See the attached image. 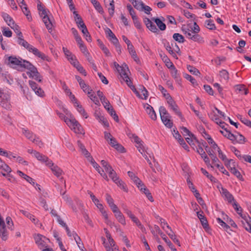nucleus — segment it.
I'll list each match as a JSON object with an SVG mask.
<instances>
[{"label":"nucleus","instance_id":"obj_1","mask_svg":"<svg viewBox=\"0 0 251 251\" xmlns=\"http://www.w3.org/2000/svg\"><path fill=\"white\" fill-rule=\"evenodd\" d=\"M5 63L10 67L14 69L24 68L29 70L30 75L39 82L42 81L41 76L36 68L29 62L23 60L21 58H17L14 56L8 57Z\"/></svg>","mask_w":251,"mask_h":251},{"label":"nucleus","instance_id":"obj_2","mask_svg":"<svg viewBox=\"0 0 251 251\" xmlns=\"http://www.w3.org/2000/svg\"><path fill=\"white\" fill-rule=\"evenodd\" d=\"M126 69L128 71V68L126 65H125V67H121L120 69H118V71L119 72L121 76L123 78L124 80L126 82L127 85L136 94H137V96H139V92L137 91L135 86L132 85V83L126 72Z\"/></svg>","mask_w":251,"mask_h":251},{"label":"nucleus","instance_id":"obj_3","mask_svg":"<svg viewBox=\"0 0 251 251\" xmlns=\"http://www.w3.org/2000/svg\"><path fill=\"white\" fill-rule=\"evenodd\" d=\"M65 122L75 133L77 134H84L82 127L75 118H65Z\"/></svg>","mask_w":251,"mask_h":251},{"label":"nucleus","instance_id":"obj_4","mask_svg":"<svg viewBox=\"0 0 251 251\" xmlns=\"http://www.w3.org/2000/svg\"><path fill=\"white\" fill-rule=\"evenodd\" d=\"M0 105L6 109H10L11 107L9 96L8 94L3 93L0 89Z\"/></svg>","mask_w":251,"mask_h":251},{"label":"nucleus","instance_id":"obj_5","mask_svg":"<svg viewBox=\"0 0 251 251\" xmlns=\"http://www.w3.org/2000/svg\"><path fill=\"white\" fill-rule=\"evenodd\" d=\"M167 95L168 96L167 102L170 107L173 109L175 113L182 120L183 118L181 112L178 109V106L173 100L170 95Z\"/></svg>","mask_w":251,"mask_h":251},{"label":"nucleus","instance_id":"obj_6","mask_svg":"<svg viewBox=\"0 0 251 251\" xmlns=\"http://www.w3.org/2000/svg\"><path fill=\"white\" fill-rule=\"evenodd\" d=\"M28 51L32 53L36 56L41 58L43 60L50 61V59L43 52L40 51L37 48L34 47L33 46L30 45V47L27 50Z\"/></svg>","mask_w":251,"mask_h":251},{"label":"nucleus","instance_id":"obj_7","mask_svg":"<svg viewBox=\"0 0 251 251\" xmlns=\"http://www.w3.org/2000/svg\"><path fill=\"white\" fill-rule=\"evenodd\" d=\"M203 147L205 148V150L210 158L212 160L213 163H217L219 162V159L217 157L216 155L214 153V151L212 149L210 148L206 144V143L204 141L201 143Z\"/></svg>","mask_w":251,"mask_h":251},{"label":"nucleus","instance_id":"obj_8","mask_svg":"<svg viewBox=\"0 0 251 251\" xmlns=\"http://www.w3.org/2000/svg\"><path fill=\"white\" fill-rule=\"evenodd\" d=\"M29 84L31 89L38 96L40 97H43L44 96V91L40 87H38V84L36 82L29 80Z\"/></svg>","mask_w":251,"mask_h":251},{"label":"nucleus","instance_id":"obj_9","mask_svg":"<svg viewBox=\"0 0 251 251\" xmlns=\"http://www.w3.org/2000/svg\"><path fill=\"white\" fill-rule=\"evenodd\" d=\"M51 170L53 174L57 177H59L62 174V170L59 168L57 166L54 165V164L51 161H50L49 163H47Z\"/></svg>","mask_w":251,"mask_h":251},{"label":"nucleus","instance_id":"obj_10","mask_svg":"<svg viewBox=\"0 0 251 251\" xmlns=\"http://www.w3.org/2000/svg\"><path fill=\"white\" fill-rule=\"evenodd\" d=\"M144 22L149 30L153 32H156L158 31L156 25L149 19L145 18L144 20Z\"/></svg>","mask_w":251,"mask_h":251},{"label":"nucleus","instance_id":"obj_11","mask_svg":"<svg viewBox=\"0 0 251 251\" xmlns=\"http://www.w3.org/2000/svg\"><path fill=\"white\" fill-rule=\"evenodd\" d=\"M144 107L146 109V112L150 115L151 118L154 121L156 120L157 119L156 115L152 107L148 104H146V106L145 105Z\"/></svg>","mask_w":251,"mask_h":251},{"label":"nucleus","instance_id":"obj_12","mask_svg":"<svg viewBox=\"0 0 251 251\" xmlns=\"http://www.w3.org/2000/svg\"><path fill=\"white\" fill-rule=\"evenodd\" d=\"M221 193L222 195L225 197L228 202L231 203L232 201L234 202L235 201L232 195L230 193L227 189L222 188Z\"/></svg>","mask_w":251,"mask_h":251},{"label":"nucleus","instance_id":"obj_13","mask_svg":"<svg viewBox=\"0 0 251 251\" xmlns=\"http://www.w3.org/2000/svg\"><path fill=\"white\" fill-rule=\"evenodd\" d=\"M171 116L170 115L164 116L161 117V119L163 123L165 125V126L171 128L173 126V123L170 120Z\"/></svg>","mask_w":251,"mask_h":251},{"label":"nucleus","instance_id":"obj_14","mask_svg":"<svg viewBox=\"0 0 251 251\" xmlns=\"http://www.w3.org/2000/svg\"><path fill=\"white\" fill-rule=\"evenodd\" d=\"M43 237V236L39 234L35 235L34 236L36 244L38 245L40 249H42L45 246V242L42 239ZM44 238H45V237H44Z\"/></svg>","mask_w":251,"mask_h":251},{"label":"nucleus","instance_id":"obj_15","mask_svg":"<svg viewBox=\"0 0 251 251\" xmlns=\"http://www.w3.org/2000/svg\"><path fill=\"white\" fill-rule=\"evenodd\" d=\"M104 2L106 6H109L108 12L110 16H112L114 12V4L113 0H104Z\"/></svg>","mask_w":251,"mask_h":251},{"label":"nucleus","instance_id":"obj_16","mask_svg":"<svg viewBox=\"0 0 251 251\" xmlns=\"http://www.w3.org/2000/svg\"><path fill=\"white\" fill-rule=\"evenodd\" d=\"M141 191H143L144 194L146 195L148 199L151 201H153V199L150 192L149 190L145 187L144 184L142 182V184L140 185V188H139Z\"/></svg>","mask_w":251,"mask_h":251},{"label":"nucleus","instance_id":"obj_17","mask_svg":"<svg viewBox=\"0 0 251 251\" xmlns=\"http://www.w3.org/2000/svg\"><path fill=\"white\" fill-rule=\"evenodd\" d=\"M1 15L4 21L9 26L13 25L15 23L12 18L7 13L5 12H1Z\"/></svg>","mask_w":251,"mask_h":251},{"label":"nucleus","instance_id":"obj_18","mask_svg":"<svg viewBox=\"0 0 251 251\" xmlns=\"http://www.w3.org/2000/svg\"><path fill=\"white\" fill-rule=\"evenodd\" d=\"M43 21L44 23L49 32H51L52 24L50 17L48 16H43Z\"/></svg>","mask_w":251,"mask_h":251},{"label":"nucleus","instance_id":"obj_19","mask_svg":"<svg viewBox=\"0 0 251 251\" xmlns=\"http://www.w3.org/2000/svg\"><path fill=\"white\" fill-rule=\"evenodd\" d=\"M127 50L129 51V53L131 55V57L134 60V61L136 62L137 63H139L140 62V59L137 56L136 51L134 49L133 46H129V47L127 48Z\"/></svg>","mask_w":251,"mask_h":251},{"label":"nucleus","instance_id":"obj_20","mask_svg":"<svg viewBox=\"0 0 251 251\" xmlns=\"http://www.w3.org/2000/svg\"><path fill=\"white\" fill-rule=\"evenodd\" d=\"M105 32L106 34L110 37V40L113 44H115L119 42L118 39L110 28H107Z\"/></svg>","mask_w":251,"mask_h":251},{"label":"nucleus","instance_id":"obj_21","mask_svg":"<svg viewBox=\"0 0 251 251\" xmlns=\"http://www.w3.org/2000/svg\"><path fill=\"white\" fill-rule=\"evenodd\" d=\"M128 176L134 181L136 185L138 188H140V185L142 184V181L135 175L130 171L127 172Z\"/></svg>","mask_w":251,"mask_h":251},{"label":"nucleus","instance_id":"obj_22","mask_svg":"<svg viewBox=\"0 0 251 251\" xmlns=\"http://www.w3.org/2000/svg\"><path fill=\"white\" fill-rule=\"evenodd\" d=\"M34 156L38 160L46 162L47 165V163L50 161L48 157L41 154L39 152H34Z\"/></svg>","mask_w":251,"mask_h":251},{"label":"nucleus","instance_id":"obj_23","mask_svg":"<svg viewBox=\"0 0 251 251\" xmlns=\"http://www.w3.org/2000/svg\"><path fill=\"white\" fill-rule=\"evenodd\" d=\"M95 116L96 119L99 121L100 122H102V124L105 126H109V123L107 120L103 116L101 115L100 112L95 113Z\"/></svg>","mask_w":251,"mask_h":251},{"label":"nucleus","instance_id":"obj_24","mask_svg":"<svg viewBox=\"0 0 251 251\" xmlns=\"http://www.w3.org/2000/svg\"><path fill=\"white\" fill-rule=\"evenodd\" d=\"M221 133L225 137L231 140L233 143L237 139L236 136L234 134H232L229 130H227V131H226V133L223 131H220Z\"/></svg>","mask_w":251,"mask_h":251},{"label":"nucleus","instance_id":"obj_25","mask_svg":"<svg viewBox=\"0 0 251 251\" xmlns=\"http://www.w3.org/2000/svg\"><path fill=\"white\" fill-rule=\"evenodd\" d=\"M160 56L168 68H170L171 67H174V64L166 55L164 53H160Z\"/></svg>","mask_w":251,"mask_h":251},{"label":"nucleus","instance_id":"obj_26","mask_svg":"<svg viewBox=\"0 0 251 251\" xmlns=\"http://www.w3.org/2000/svg\"><path fill=\"white\" fill-rule=\"evenodd\" d=\"M181 129H182L181 133L184 136L188 135L190 137L193 138V139L197 142H199V141L197 139L196 137H195L193 134L191 133V132L186 127L182 126L181 127Z\"/></svg>","mask_w":251,"mask_h":251},{"label":"nucleus","instance_id":"obj_27","mask_svg":"<svg viewBox=\"0 0 251 251\" xmlns=\"http://www.w3.org/2000/svg\"><path fill=\"white\" fill-rule=\"evenodd\" d=\"M17 42L20 45L23 46L26 50H28L31 45L24 39L23 35L18 37Z\"/></svg>","mask_w":251,"mask_h":251},{"label":"nucleus","instance_id":"obj_28","mask_svg":"<svg viewBox=\"0 0 251 251\" xmlns=\"http://www.w3.org/2000/svg\"><path fill=\"white\" fill-rule=\"evenodd\" d=\"M75 106L77 107V110L80 114H81L86 119L88 118L87 113L85 112L84 109L82 105L79 104L77 101L75 102Z\"/></svg>","mask_w":251,"mask_h":251},{"label":"nucleus","instance_id":"obj_29","mask_svg":"<svg viewBox=\"0 0 251 251\" xmlns=\"http://www.w3.org/2000/svg\"><path fill=\"white\" fill-rule=\"evenodd\" d=\"M235 165H233V167H230V172L232 173L234 176H235L239 179L243 181L244 179L240 173L235 168Z\"/></svg>","mask_w":251,"mask_h":251},{"label":"nucleus","instance_id":"obj_30","mask_svg":"<svg viewBox=\"0 0 251 251\" xmlns=\"http://www.w3.org/2000/svg\"><path fill=\"white\" fill-rule=\"evenodd\" d=\"M91 3L93 4L95 9L100 13L103 12V8L101 7L100 3L97 0H90Z\"/></svg>","mask_w":251,"mask_h":251},{"label":"nucleus","instance_id":"obj_31","mask_svg":"<svg viewBox=\"0 0 251 251\" xmlns=\"http://www.w3.org/2000/svg\"><path fill=\"white\" fill-rule=\"evenodd\" d=\"M24 14L26 16L27 19L28 21H30L32 20V17L30 13L29 10H28L26 4H25V5H24V6L23 7L21 5H20Z\"/></svg>","mask_w":251,"mask_h":251},{"label":"nucleus","instance_id":"obj_32","mask_svg":"<svg viewBox=\"0 0 251 251\" xmlns=\"http://www.w3.org/2000/svg\"><path fill=\"white\" fill-rule=\"evenodd\" d=\"M171 70V73L172 76L176 80L178 81L180 80V77L179 75L177 74V70L174 65V67H171L169 68Z\"/></svg>","mask_w":251,"mask_h":251},{"label":"nucleus","instance_id":"obj_33","mask_svg":"<svg viewBox=\"0 0 251 251\" xmlns=\"http://www.w3.org/2000/svg\"><path fill=\"white\" fill-rule=\"evenodd\" d=\"M22 133L29 140L32 141L34 137V134L29 130L25 128L22 129Z\"/></svg>","mask_w":251,"mask_h":251},{"label":"nucleus","instance_id":"obj_34","mask_svg":"<svg viewBox=\"0 0 251 251\" xmlns=\"http://www.w3.org/2000/svg\"><path fill=\"white\" fill-rule=\"evenodd\" d=\"M0 237L4 241H6L8 239V232L6 227H2L0 229Z\"/></svg>","mask_w":251,"mask_h":251},{"label":"nucleus","instance_id":"obj_35","mask_svg":"<svg viewBox=\"0 0 251 251\" xmlns=\"http://www.w3.org/2000/svg\"><path fill=\"white\" fill-rule=\"evenodd\" d=\"M155 23L161 30H164L166 28V25L163 23L159 18L153 19Z\"/></svg>","mask_w":251,"mask_h":251},{"label":"nucleus","instance_id":"obj_36","mask_svg":"<svg viewBox=\"0 0 251 251\" xmlns=\"http://www.w3.org/2000/svg\"><path fill=\"white\" fill-rule=\"evenodd\" d=\"M79 85L85 93L90 94L91 92H92V90L89 88V86L86 84L84 80L80 83Z\"/></svg>","mask_w":251,"mask_h":251},{"label":"nucleus","instance_id":"obj_37","mask_svg":"<svg viewBox=\"0 0 251 251\" xmlns=\"http://www.w3.org/2000/svg\"><path fill=\"white\" fill-rule=\"evenodd\" d=\"M173 39L180 43H184L185 41L184 37L179 33H175L173 36Z\"/></svg>","mask_w":251,"mask_h":251},{"label":"nucleus","instance_id":"obj_38","mask_svg":"<svg viewBox=\"0 0 251 251\" xmlns=\"http://www.w3.org/2000/svg\"><path fill=\"white\" fill-rule=\"evenodd\" d=\"M187 68L188 71L193 75H201L200 71L197 68L192 66L188 65L187 66Z\"/></svg>","mask_w":251,"mask_h":251},{"label":"nucleus","instance_id":"obj_39","mask_svg":"<svg viewBox=\"0 0 251 251\" xmlns=\"http://www.w3.org/2000/svg\"><path fill=\"white\" fill-rule=\"evenodd\" d=\"M101 164L102 166L104 168L105 171L106 172L108 173L109 172L111 171V170H113V168H112L111 166L107 162H106L105 160H101Z\"/></svg>","mask_w":251,"mask_h":251},{"label":"nucleus","instance_id":"obj_40","mask_svg":"<svg viewBox=\"0 0 251 251\" xmlns=\"http://www.w3.org/2000/svg\"><path fill=\"white\" fill-rule=\"evenodd\" d=\"M168 235L175 243L178 246H180V243L179 240L176 238V235L172 229L170 230V232L168 233Z\"/></svg>","mask_w":251,"mask_h":251},{"label":"nucleus","instance_id":"obj_41","mask_svg":"<svg viewBox=\"0 0 251 251\" xmlns=\"http://www.w3.org/2000/svg\"><path fill=\"white\" fill-rule=\"evenodd\" d=\"M119 187L125 192L127 191L125 183L119 178L114 182Z\"/></svg>","mask_w":251,"mask_h":251},{"label":"nucleus","instance_id":"obj_42","mask_svg":"<svg viewBox=\"0 0 251 251\" xmlns=\"http://www.w3.org/2000/svg\"><path fill=\"white\" fill-rule=\"evenodd\" d=\"M77 145H78V146L79 147L80 151H81L82 153L84 155H89V152L86 149L85 146L83 145V144L80 141H77Z\"/></svg>","mask_w":251,"mask_h":251},{"label":"nucleus","instance_id":"obj_43","mask_svg":"<svg viewBox=\"0 0 251 251\" xmlns=\"http://www.w3.org/2000/svg\"><path fill=\"white\" fill-rule=\"evenodd\" d=\"M161 237L166 243L167 245L169 246V247L171 249L172 251H174V250H176V249L174 247V245L171 243V242L167 238L165 234H163Z\"/></svg>","mask_w":251,"mask_h":251},{"label":"nucleus","instance_id":"obj_44","mask_svg":"<svg viewBox=\"0 0 251 251\" xmlns=\"http://www.w3.org/2000/svg\"><path fill=\"white\" fill-rule=\"evenodd\" d=\"M241 224L242 226L245 228V229L247 231L251 232V224L249 223V221L245 219L244 221H241Z\"/></svg>","mask_w":251,"mask_h":251},{"label":"nucleus","instance_id":"obj_45","mask_svg":"<svg viewBox=\"0 0 251 251\" xmlns=\"http://www.w3.org/2000/svg\"><path fill=\"white\" fill-rule=\"evenodd\" d=\"M81 32L83 34V36L85 37L86 40L90 42L92 41L91 37L88 31L87 27L81 29Z\"/></svg>","mask_w":251,"mask_h":251},{"label":"nucleus","instance_id":"obj_46","mask_svg":"<svg viewBox=\"0 0 251 251\" xmlns=\"http://www.w3.org/2000/svg\"><path fill=\"white\" fill-rule=\"evenodd\" d=\"M237 118L245 125L251 127V121L243 117L241 115H238Z\"/></svg>","mask_w":251,"mask_h":251},{"label":"nucleus","instance_id":"obj_47","mask_svg":"<svg viewBox=\"0 0 251 251\" xmlns=\"http://www.w3.org/2000/svg\"><path fill=\"white\" fill-rule=\"evenodd\" d=\"M205 24L206 28L210 30H214L216 29V26L212 20H206Z\"/></svg>","mask_w":251,"mask_h":251},{"label":"nucleus","instance_id":"obj_48","mask_svg":"<svg viewBox=\"0 0 251 251\" xmlns=\"http://www.w3.org/2000/svg\"><path fill=\"white\" fill-rule=\"evenodd\" d=\"M12 28L17 35L19 36L23 35L22 33L20 31V28L19 25H16L15 23L13 25L10 26Z\"/></svg>","mask_w":251,"mask_h":251},{"label":"nucleus","instance_id":"obj_49","mask_svg":"<svg viewBox=\"0 0 251 251\" xmlns=\"http://www.w3.org/2000/svg\"><path fill=\"white\" fill-rule=\"evenodd\" d=\"M236 90L239 92L243 93L245 95L248 93V91L246 89L244 85H237L236 86Z\"/></svg>","mask_w":251,"mask_h":251},{"label":"nucleus","instance_id":"obj_50","mask_svg":"<svg viewBox=\"0 0 251 251\" xmlns=\"http://www.w3.org/2000/svg\"><path fill=\"white\" fill-rule=\"evenodd\" d=\"M189 39L195 42H201L202 40V38H201L198 33H194Z\"/></svg>","mask_w":251,"mask_h":251},{"label":"nucleus","instance_id":"obj_51","mask_svg":"<svg viewBox=\"0 0 251 251\" xmlns=\"http://www.w3.org/2000/svg\"><path fill=\"white\" fill-rule=\"evenodd\" d=\"M220 75L221 77L223 78L225 80H227L229 79L228 73L226 70H223L220 72Z\"/></svg>","mask_w":251,"mask_h":251},{"label":"nucleus","instance_id":"obj_52","mask_svg":"<svg viewBox=\"0 0 251 251\" xmlns=\"http://www.w3.org/2000/svg\"><path fill=\"white\" fill-rule=\"evenodd\" d=\"M109 177L111 178V179L115 182V181L117 180V179L119 178L116 173V172L113 170H111L110 172H109L108 173Z\"/></svg>","mask_w":251,"mask_h":251},{"label":"nucleus","instance_id":"obj_53","mask_svg":"<svg viewBox=\"0 0 251 251\" xmlns=\"http://www.w3.org/2000/svg\"><path fill=\"white\" fill-rule=\"evenodd\" d=\"M85 156L87 158L88 160L91 162V164L92 165V166H93V167L94 168H97L98 167V164L94 160L93 157L92 156H91L90 153H89V155L88 156L87 155H85Z\"/></svg>","mask_w":251,"mask_h":251},{"label":"nucleus","instance_id":"obj_54","mask_svg":"<svg viewBox=\"0 0 251 251\" xmlns=\"http://www.w3.org/2000/svg\"><path fill=\"white\" fill-rule=\"evenodd\" d=\"M132 4L134 7L138 10H141L142 6L143 5V3L139 0H135L132 1Z\"/></svg>","mask_w":251,"mask_h":251},{"label":"nucleus","instance_id":"obj_55","mask_svg":"<svg viewBox=\"0 0 251 251\" xmlns=\"http://www.w3.org/2000/svg\"><path fill=\"white\" fill-rule=\"evenodd\" d=\"M127 8L128 10L129 11V13L130 15H131L132 20L135 18H137V17L136 16L135 11L131 5H130V4L127 5Z\"/></svg>","mask_w":251,"mask_h":251},{"label":"nucleus","instance_id":"obj_56","mask_svg":"<svg viewBox=\"0 0 251 251\" xmlns=\"http://www.w3.org/2000/svg\"><path fill=\"white\" fill-rule=\"evenodd\" d=\"M2 33L4 36L7 37H10L12 35V31L7 27L2 28Z\"/></svg>","mask_w":251,"mask_h":251},{"label":"nucleus","instance_id":"obj_57","mask_svg":"<svg viewBox=\"0 0 251 251\" xmlns=\"http://www.w3.org/2000/svg\"><path fill=\"white\" fill-rule=\"evenodd\" d=\"M233 207H234V209L236 210V211L237 212V213L239 214V215H240L242 217V214H241V212H242V208L238 204V203L236 202V201H234L233 202Z\"/></svg>","mask_w":251,"mask_h":251},{"label":"nucleus","instance_id":"obj_58","mask_svg":"<svg viewBox=\"0 0 251 251\" xmlns=\"http://www.w3.org/2000/svg\"><path fill=\"white\" fill-rule=\"evenodd\" d=\"M98 168H95L98 172L99 173L100 175V176L105 180H108V176H107L106 175V174L104 172V171L103 170H100V166L98 164Z\"/></svg>","mask_w":251,"mask_h":251},{"label":"nucleus","instance_id":"obj_59","mask_svg":"<svg viewBox=\"0 0 251 251\" xmlns=\"http://www.w3.org/2000/svg\"><path fill=\"white\" fill-rule=\"evenodd\" d=\"M31 141L38 146L40 148L42 147L43 146V142L40 140L39 138L36 137V135H34V137Z\"/></svg>","mask_w":251,"mask_h":251},{"label":"nucleus","instance_id":"obj_60","mask_svg":"<svg viewBox=\"0 0 251 251\" xmlns=\"http://www.w3.org/2000/svg\"><path fill=\"white\" fill-rule=\"evenodd\" d=\"M237 134L239 135V137H238L236 136L237 139L235 140L236 141V142L239 144H243L245 143L246 142V138L244 137V136L239 133H237Z\"/></svg>","mask_w":251,"mask_h":251},{"label":"nucleus","instance_id":"obj_61","mask_svg":"<svg viewBox=\"0 0 251 251\" xmlns=\"http://www.w3.org/2000/svg\"><path fill=\"white\" fill-rule=\"evenodd\" d=\"M0 166L2 167V170L7 174L11 172V168L4 162Z\"/></svg>","mask_w":251,"mask_h":251},{"label":"nucleus","instance_id":"obj_62","mask_svg":"<svg viewBox=\"0 0 251 251\" xmlns=\"http://www.w3.org/2000/svg\"><path fill=\"white\" fill-rule=\"evenodd\" d=\"M132 221L136 224V225L141 229L144 228L143 226L141 224L138 219L135 216L131 219Z\"/></svg>","mask_w":251,"mask_h":251},{"label":"nucleus","instance_id":"obj_63","mask_svg":"<svg viewBox=\"0 0 251 251\" xmlns=\"http://www.w3.org/2000/svg\"><path fill=\"white\" fill-rule=\"evenodd\" d=\"M6 222L7 225H8V228L9 229H10L11 230H13V223L11 218L10 217H7L6 218Z\"/></svg>","mask_w":251,"mask_h":251},{"label":"nucleus","instance_id":"obj_64","mask_svg":"<svg viewBox=\"0 0 251 251\" xmlns=\"http://www.w3.org/2000/svg\"><path fill=\"white\" fill-rule=\"evenodd\" d=\"M182 30L186 38L188 39H189L191 36L194 33L193 31L189 28L182 29Z\"/></svg>","mask_w":251,"mask_h":251}]
</instances>
